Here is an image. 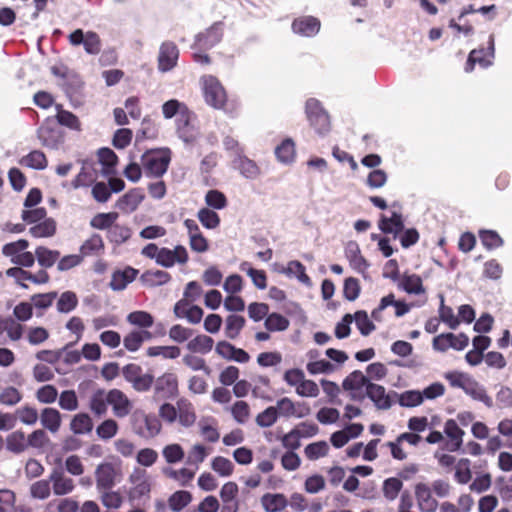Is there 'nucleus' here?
<instances>
[{
    "label": "nucleus",
    "instance_id": "obj_1",
    "mask_svg": "<svg viewBox=\"0 0 512 512\" xmlns=\"http://www.w3.org/2000/svg\"><path fill=\"white\" fill-rule=\"evenodd\" d=\"M200 85L207 105L229 113L236 110L235 102L229 101L226 89L216 76L203 75L200 77Z\"/></svg>",
    "mask_w": 512,
    "mask_h": 512
},
{
    "label": "nucleus",
    "instance_id": "obj_2",
    "mask_svg": "<svg viewBox=\"0 0 512 512\" xmlns=\"http://www.w3.org/2000/svg\"><path fill=\"white\" fill-rule=\"evenodd\" d=\"M171 161L169 149L146 151L141 157L143 171L147 177L161 178L168 170Z\"/></svg>",
    "mask_w": 512,
    "mask_h": 512
},
{
    "label": "nucleus",
    "instance_id": "obj_3",
    "mask_svg": "<svg viewBox=\"0 0 512 512\" xmlns=\"http://www.w3.org/2000/svg\"><path fill=\"white\" fill-rule=\"evenodd\" d=\"M305 114L310 126L318 135L324 136L330 132V116L323 108L320 101L315 98L308 99L305 104Z\"/></svg>",
    "mask_w": 512,
    "mask_h": 512
},
{
    "label": "nucleus",
    "instance_id": "obj_4",
    "mask_svg": "<svg viewBox=\"0 0 512 512\" xmlns=\"http://www.w3.org/2000/svg\"><path fill=\"white\" fill-rule=\"evenodd\" d=\"M224 24L221 21L213 23L209 28L195 36L192 49L208 51L222 41Z\"/></svg>",
    "mask_w": 512,
    "mask_h": 512
},
{
    "label": "nucleus",
    "instance_id": "obj_5",
    "mask_svg": "<svg viewBox=\"0 0 512 512\" xmlns=\"http://www.w3.org/2000/svg\"><path fill=\"white\" fill-rule=\"evenodd\" d=\"M68 40L72 46L83 44L85 52L90 55L99 54L102 48L101 38L94 31L84 33L82 29H76L69 34Z\"/></svg>",
    "mask_w": 512,
    "mask_h": 512
},
{
    "label": "nucleus",
    "instance_id": "obj_6",
    "mask_svg": "<svg viewBox=\"0 0 512 512\" xmlns=\"http://www.w3.org/2000/svg\"><path fill=\"white\" fill-rule=\"evenodd\" d=\"M133 428L137 435L149 439L160 433L162 424L156 415L142 413L135 416Z\"/></svg>",
    "mask_w": 512,
    "mask_h": 512
},
{
    "label": "nucleus",
    "instance_id": "obj_7",
    "mask_svg": "<svg viewBox=\"0 0 512 512\" xmlns=\"http://www.w3.org/2000/svg\"><path fill=\"white\" fill-rule=\"evenodd\" d=\"M178 378L174 373H164L154 383V394L156 397L169 399L178 395Z\"/></svg>",
    "mask_w": 512,
    "mask_h": 512
},
{
    "label": "nucleus",
    "instance_id": "obj_8",
    "mask_svg": "<svg viewBox=\"0 0 512 512\" xmlns=\"http://www.w3.org/2000/svg\"><path fill=\"white\" fill-rule=\"evenodd\" d=\"M469 343V338L464 334L454 335L453 333H443L433 339V348L445 352L449 348L463 350Z\"/></svg>",
    "mask_w": 512,
    "mask_h": 512
},
{
    "label": "nucleus",
    "instance_id": "obj_9",
    "mask_svg": "<svg viewBox=\"0 0 512 512\" xmlns=\"http://www.w3.org/2000/svg\"><path fill=\"white\" fill-rule=\"evenodd\" d=\"M179 58V49L172 41H165L161 44L158 54V69L162 72L172 70Z\"/></svg>",
    "mask_w": 512,
    "mask_h": 512
},
{
    "label": "nucleus",
    "instance_id": "obj_10",
    "mask_svg": "<svg viewBox=\"0 0 512 512\" xmlns=\"http://www.w3.org/2000/svg\"><path fill=\"white\" fill-rule=\"evenodd\" d=\"M107 393L108 404L111 405L113 414L117 418L128 416L132 410V403L127 395L117 388L111 389Z\"/></svg>",
    "mask_w": 512,
    "mask_h": 512
},
{
    "label": "nucleus",
    "instance_id": "obj_11",
    "mask_svg": "<svg viewBox=\"0 0 512 512\" xmlns=\"http://www.w3.org/2000/svg\"><path fill=\"white\" fill-rule=\"evenodd\" d=\"M378 228L384 234H393L394 238H396L404 230V216L402 212L393 210L390 216L381 214Z\"/></svg>",
    "mask_w": 512,
    "mask_h": 512
},
{
    "label": "nucleus",
    "instance_id": "obj_12",
    "mask_svg": "<svg viewBox=\"0 0 512 512\" xmlns=\"http://www.w3.org/2000/svg\"><path fill=\"white\" fill-rule=\"evenodd\" d=\"M189 260L188 252L182 245H178L174 250L161 248L157 257V264L163 267H172L175 263L186 264Z\"/></svg>",
    "mask_w": 512,
    "mask_h": 512
},
{
    "label": "nucleus",
    "instance_id": "obj_13",
    "mask_svg": "<svg viewBox=\"0 0 512 512\" xmlns=\"http://www.w3.org/2000/svg\"><path fill=\"white\" fill-rule=\"evenodd\" d=\"M321 27V22L314 16H300L295 18L292 22V31L303 37L315 36Z\"/></svg>",
    "mask_w": 512,
    "mask_h": 512
},
{
    "label": "nucleus",
    "instance_id": "obj_14",
    "mask_svg": "<svg viewBox=\"0 0 512 512\" xmlns=\"http://www.w3.org/2000/svg\"><path fill=\"white\" fill-rule=\"evenodd\" d=\"M370 383L369 378L365 376L360 370L351 372L342 383V387L345 391L351 392L352 399H361L363 396L357 394L363 387L367 388Z\"/></svg>",
    "mask_w": 512,
    "mask_h": 512
},
{
    "label": "nucleus",
    "instance_id": "obj_15",
    "mask_svg": "<svg viewBox=\"0 0 512 512\" xmlns=\"http://www.w3.org/2000/svg\"><path fill=\"white\" fill-rule=\"evenodd\" d=\"M144 200V194L140 188H133L121 196L116 207L124 213L134 212Z\"/></svg>",
    "mask_w": 512,
    "mask_h": 512
},
{
    "label": "nucleus",
    "instance_id": "obj_16",
    "mask_svg": "<svg viewBox=\"0 0 512 512\" xmlns=\"http://www.w3.org/2000/svg\"><path fill=\"white\" fill-rule=\"evenodd\" d=\"M95 477L98 490L106 491L115 485L116 472L111 464H101L96 469Z\"/></svg>",
    "mask_w": 512,
    "mask_h": 512
},
{
    "label": "nucleus",
    "instance_id": "obj_17",
    "mask_svg": "<svg viewBox=\"0 0 512 512\" xmlns=\"http://www.w3.org/2000/svg\"><path fill=\"white\" fill-rule=\"evenodd\" d=\"M366 395L378 409L386 410L391 407L390 397L382 385L370 382L366 388Z\"/></svg>",
    "mask_w": 512,
    "mask_h": 512
},
{
    "label": "nucleus",
    "instance_id": "obj_18",
    "mask_svg": "<svg viewBox=\"0 0 512 512\" xmlns=\"http://www.w3.org/2000/svg\"><path fill=\"white\" fill-rule=\"evenodd\" d=\"M345 255L352 269L362 275L366 273L369 263L361 254L357 243H349L346 247Z\"/></svg>",
    "mask_w": 512,
    "mask_h": 512
},
{
    "label": "nucleus",
    "instance_id": "obj_19",
    "mask_svg": "<svg viewBox=\"0 0 512 512\" xmlns=\"http://www.w3.org/2000/svg\"><path fill=\"white\" fill-rule=\"evenodd\" d=\"M415 495L418 501L419 509L422 512H435L438 506L437 501L431 495V489L423 483L415 487Z\"/></svg>",
    "mask_w": 512,
    "mask_h": 512
},
{
    "label": "nucleus",
    "instance_id": "obj_20",
    "mask_svg": "<svg viewBox=\"0 0 512 512\" xmlns=\"http://www.w3.org/2000/svg\"><path fill=\"white\" fill-rule=\"evenodd\" d=\"M153 337V333L148 330H132L124 336L123 345L126 350L136 352L145 341H149Z\"/></svg>",
    "mask_w": 512,
    "mask_h": 512
},
{
    "label": "nucleus",
    "instance_id": "obj_21",
    "mask_svg": "<svg viewBox=\"0 0 512 512\" xmlns=\"http://www.w3.org/2000/svg\"><path fill=\"white\" fill-rule=\"evenodd\" d=\"M138 275V270L130 266L124 270L115 271L112 274L110 281V288L114 291H121L127 287V285L135 280Z\"/></svg>",
    "mask_w": 512,
    "mask_h": 512
},
{
    "label": "nucleus",
    "instance_id": "obj_22",
    "mask_svg": "<svg viewBox=\"0 0 512 512\" xmlns=\"http://www.w3.org/2000/svg\"><path fill=\"white\" fill-rule=\"evenodd\" d=\"M38 138L41 144L45 147L55 149L63 142V136L61 132L48 125L41 126L37 131Z\"/></svg>",
    "mask_w": 512,
    "mask_h": 512
},
{
    "label": "nucleus",
    "instance_id": "obj_23",
    "mask_svg": "<svg viewBox=\"0 0 512 512\" xmlns=\"http://www.w3.org/2000/svg\"><path fill=\"white\" fill-rule=\"evenodd\" d=\"M39 419L43 428L51 433H57L61 427L62 417L60 412L55 408H44L39 415Z\"/></svg>",
    "mask_w": 512,
    "mask_h": 512
},
{
    "label": "nucleus",
    "instance_id": "obj_24",
    "mask_svg": "<svg viewBox=\"0 0 512 512\" xmlns=\"http://www.w3.org/2000/svg\"><path fill=\"white\" fill-rule=\"evenodd\" d=\"M233 167L248 179H255L260 175V168L256 162L244 155H238L233 160Z\"/></svg>",
    "mask_w": 512,
    "mask_h": 512
},
{
    "label": "nucleus",
    "instance_id": "obj_25",
    "mask_svg": "<svg viewBox=\"0 0 512 512\" xmlns=\"http://www.w3.org/2000/svg\"><path fill=\"white\" fill-rule=\"evenodd\" d=\"M108 405V393L104 389H97L90 396L88 407L95 416H104Z\"/></svg>",
    "mask_w": 512,
    "mask_h": 512
},
{
    "label": "nucleus",
    "instance_id": "obj_26",
    "mask_svg": "<svg viewBox=\"0 0 512 512\" xmlns=\"http://www.w3.org/2000/svg\"><path fill=\"white\" fill-rule=\"evenodd\" d=\"M178 112L180 113L181 120L184 121V124L188 125L191 113L184 104H181L176 99H171L162 105V113L166 119L174 117Z\"/></svg>",
    "mask_w": 512,
    "mask_h": 512
},
{
    "label": "nucleus",
    "instance_id": "obj_27",
    "mask_svg": "<svg viewBox=\"0 0 512 512\" xmlns=\"http://www.w3.org/2000/svg\"><path fill=\"white\" fill-rule=\"evenodd\" d=\"M176 405L179 422L185 427L192 426L196 421V414L192 403L186 398H180Z\"/></svg>",
    "mask_w": 512,
    "mask_h": 512
},
{
    "label": "nucleus",
    "instance_id": "obj_28",
    "mask_svg": "<svg viewBox=\"0 0 512 512\" xmlns=\"http://www.w3.org/2000/svg\"><path fill=\"white\" fill-rule=\"evenodd\" d=\"M444 432L449 438V442L447 443L448 449L450 451H457L462 445V437L464 432L453 419H449L445 423Z\"/></svg>",
    "mask_w": 512,
    "mask_h": 512
},
{
    "label": "nucleus",
    "instance_id": "obj_29",
    "mask_svg": "<svg viewBox=\"0 0 512 512\" xmlns=\"http://www.w3.org/2000/svg\"><path fill=\"white\" fill-rule=\"evenodd\" d=\"M18 163L22 167L31 168L35 170H44L48 166L46 155L40 150H33L27 155L21 157Z\"/></svg>",
    "mask_w": 512,
    "mask_h": 512
},
{
    "label": "nucleus",
    "instance_id": "obj_30",
    "mask_svg": "<svg viewBox=\"0 0 512 512\" xmlns=\"http://www.w3.org/2000/svg\"><path fill=\"white\" fill-rule=\"evenodd\" d=\"M245 324L246 320L243 316L236 314L228 315L225 319V336L232 340L238 338Z\"/></svg>",
    "mask_w": 512,
    "mask_h": 512
},
{
    "label": "nucleus",
    "instance_id": "obj_31",
    "mask_svg": "<svg viewBox=\"0 0 512 512\" xmlns=\"http://www.w3.org/2000/svg\"><path fill=\"white\" fill-rule=\"evenodd\" d=\"M261 503L266 512H279L286 508L288 501L283 494L267 493L262 496Z\"/></svg>",
    "mask_w": 512,
    "mask_h": 512
},
{
    "label": "nucleus",
    "instance_id": "obj_32",
    "mask_svg": "<svg viewBox=\"0 0 512 512\" xmlns=\"http://www.w3.org/2000/svg\"><path fill=\"white\" fill-rule=\"evenodd\" d=\"M55 495H65L73 491L75 485L71 478L65 477L62 472H54L50 477Z\"/></svg>",
    "mask_w": 512,
    "mask_h": 512
},
{
    "label": "nucleus",
    "instance_id": "obj_33",
    "mask_svg": "<svg viewBox=\"0 0 512 512\" xmlns=\"http://www.w3.org/2000/svg\"><path fill=\"white\" fill-rule=\"evenodd\" d=\"M35 256L38 264L46 269L52 267L56 262H58L60 252L57 250H51L45 246H38L35 249Z\"/></svg>",
    "mask_w": 512,
    "mask_h": 512
},
{
    "label": "nucleus",
    "instance_id": "obj_34",
    "mask_svg": "<svg viewBox=\"0 0 512 512\" xmlns=\"http://www.w3.org/2000/svg\"><path fill=\"white\" fill-rule=\"evenodd\" d=\"M127 322L139 328V330H147L154 324V317L147 311L137 310L129 313L126 318Z\"/></svg>",
    "mask_w": 512,
    "mask_h": 512
},
{
    "label": "nucleus",
    "instance_id": "obj_35",
    "mask_svg": "<svg viewBox=\"0 0 512 512\" xmlns=\"http://www.w3.org/2000/svg\"><path fill=\"white\" fill-rule=\"evenodd\" d=\"M70 429L75 434L90 433L93 429L92 418L87 413H78L71 419Z\"/></svg>",
    "mask_w": 512,
    "mask_h": 512
},
{
    "label": "nucleus",
    "instance_id": "obj_36",
    "mask_svg": "<svg viewBox=\"0 0 512 512\" xmlns=\"http://www.w3.org/2000/svg\"><path fill=\"white\" fill-rule=\"evenodd\" d=\"M214 340L207 335H197L187 343V349L192 353L207 354L213 348Z\"/></svg>",
    "mask_w": 512,
    "mask_h": 512
},
{
    "label": "nucleus",
    "instance_id": "obj_37",
    "mask_svg": "<svg viewBox=\"0 0 512 512\" xmlns=\"http://www.w3.org/2000/svg\"><path fill=\"white\" fill-rule=\"evenodd\" d=\"M29 233L34 238L51 237L56 233V222L52 218H47L38 224L30 227Z\"/></svg>",
    "mask_w": 512,
    "mask_h": 512
},
{
    "label": "nucleus",
    "instance_id": "obj_38",
    "mask_svg": "<svg viewBox=\"0 0 512 512\" xmlns=\"http://www.w3.org/2000/svg\"><path fill=\"white\" fill-rule=\"evenodd\" d=\"M118 217L117 212L98 213L91 219L90 226L94 229L109 231Z\"/></svg>",
    "mask_w": 512,
    "mask_h": 512
},
{
    "label": "nucleus",
    "instance_id": "obj_39",
    "mask_svg": "<svg viewBox=\"0 0 512 512\" xmlns=\"http://www.w3.org/2000/svg\"><path fill=\"white\" fill-rule=\"evenodd\" d=\"M27 446V438L23 431H14L6 437V447L10 452L21 453Z\"/></svg>",
    "mask_w": 512,
    "mask_h": 512
},
{
    "label": "nucleus",
    "instance_id": "obj_40",
    "mask_svg": "<svg viewBox=\"0 0 512 512\" xmlns=\"http://www.w3.org/2000/svg\"><path fill=\"white\" fill-rule=\"evenodd\" d=\"M104 249V242L99 234H92L80 247V255L84 258L98 254Z\"/></svg>",
    "mask_w": 512,
    "mask_h": 512
},
{
    "label": "nucleus",
    "instance_id": "obj_41",
    "mask_svg": "<svg viewBox=\"0 0 512 512\" xmlns=\"http://www.w3.org/2000/svg\"><path fill=\"white\" fill-rule=\"evenodd\" d=\"M98 160L103 165V172L105 174H112L115 172V166L118 163V156L110 148H101L98 151Z\"/></svg>",
    "mask_w": 512,
    "mask_h": 512
},
{
    "label": "nucleus",
    "instance_id": "obj_42",
    "mask_svg": "<svg viewBox=\"0 0 512 512\" xmlns=\"http://www.w3.org/2000/svg\"><path fill=\"white\" fill-rule=\"evenodd\" d=\"M170 279V274L163 270L146 271L141 275L142 283L150 287L166 284Z\"/></svg>",
    "mask_w": 512,
    "mask_h": 512
},
{
    "label": "nucleus",
    "instance_id": "obj_43",
    "mask_svg": "<svg viewBox=\"0 0 512 512\" xmlns=\"http://www.w3.org/2000/svg\"><path fill=\"white\" fill-rule=\"evenodd\" d=\"M132 231L129 227L120 224H114L109 231H107V238L111 243L120 245L130 239Z\"/></svg>",
    "mask_w": 512,
    "mask_h": 512
},
{
    "label": "nucleus",
    "instance_id": "obj_44",
    "mask_svg": "<svg viewBox=\"0 0 512 512\" xmlns=\"http://www.w3.org/2000/svg\"><path fill=\"white\" fill-rule=\"evenodd\" d=\"M192 501V495L189 491L180 490L173 493L168 498L169 508L173 512H180Z\"/></svg>",
    "mask_w": 512,
    "mask_h": 512
},
{
    "label": "nucleus",
    "instance_id": "obj_45",
    "mask_svg": "<svg viewBox=\"0 0 512 512\" xmlns=\"http://www.w3.org/2000/svg\"><path fill=\"white\" fill-rule=\"evenodd\" d=\"M400 285L402 289L409 294H421L425 292L422 279L417 274H404Z\"/></svg>",
    "mask_w": 512,
    "mask_h": 512
},
{
    "label": "nucleus",
    "instance_id": "obj_46",
    "mask_svg": "<svg viewBox=\"0 0 512 512\" xmlns=\"http://www.w3.org/2000/svg\"><path fill=\"white\" fill-rule=\"evenodd\" d=\"M290 321L283 315L273 312L268 314L264 326L270 332L285 331L288 329Z\"/></svg>",
    "mask_w": 512,
    "mask_h": 512
},
{
    "label": "nucleus",
    "instance_id": "obj_47",
    "mask_svg": "<svg viewBox=\"0 0 512 512\" xmlns=\"http://www.w3.org/2000/svg\"><path fill=\"white\" fill-rule=\"evenodd\" d=\"M163 473L166 477L179 482V484L183 487L187 486L195 476V471H192L187 468H181L179 470L165 468L163 469Z\"/></svg>",
    "mask_w": 512,
    "mask_h": 512
},
{
    "label": "nucleus",
    "instance_id": "obj_48",
    "mask_svg": "<svg viewBox=\"0 0 512 512\" xmlns=\"http://www.w3.org/2000/svg\"><path fill=\"white\" fill-rule=\"evenodd\" d=\"M277 159L283 163H290L295 158V144L291 139H285L275 149Z\"/></svg>",
    "mask_w": 512,
    "mask_h": 512
},
{
    "label": "nucleus",
    "instance_id": "obj_49",
    "mask_svg": "<svg viewBox=\"0 0 512 512\" xmlns=\"http://www.w3.org/2000/svg\"><path fill=\"white\" fill-rule=\"evenodd\" d=\"M78 305L77 295L73 291H65L58 298L56 307L60 313H69Z\"/></svg>",
    "mask_w": 512,
    "mask_h": 512
},
{
    "label": "nucleus",
    "instance_id": "obj_50",
    "mask_svg": "<svg viewBox=\"0 0 512 512\" xmlns=\"http://www.w3.org/2000/svg\"><path fill=\"white\" fill-rule=\"evenodd\" d=\"M147 356H162L166 359H176L180 356L181 350L178 346H152L146 351Z\"/></svg>",
    "mask_w": 512,
    "mask_h": 512
},
{
    "label": "nucleus",
    "instance_id": "obj_51",
    "mask_svg": "<svg viewBox=\"0 0 512 512\" xmlns=\"http://www.w3.org/2000/svg\"><path fill=\"white\" fill-rule=\"evenodd\" d=\"M352 316L358 330L363 336H368L376 329L374 323L369 319L366 311L358 310Z\"/></svg>",
    "mask_w": 512,
    "mask_h": 512
},
{
    "label": "nucleus",
    "instance_id": "obj_52",
    "mask_svg": "<svg viewBox=\"0 0 512 512\" xmlns=\"http://www.w3.org/2000/svg\"><path fill=\"white\" fill-rule=\"evenodd\" d=\"M329 446L326 441H318L308 444L304 449L307 459L314 461L328 454Z\"/></svg>",
    "mask_w": 512,
    "mask_h": 512
},
{
    "label": "nucleus",
    "instance_id": "obj_53",
    "mask_svg": "<svg viewBox=\"0 0 512 512\" xmlns=\"http://www.w3.org/2000/svg\"><path fill=\"white\" fill-rule=\"evenodd\" d=\"M198 220L207 229H215L220 225L219 215L212 209L201 208L197 213Z\"/></svg>",
    "mask_w": 512,
    "mask_h": 512
},
{
    "label": "nucleus",
    "instance_id": "obj_54",
    "mask_svg": "<svg viewBox=\"0 0 512 512\" xmlns=\"http://www.w3.org/2000/svg\"><path fill=\"white\" fill-rule=\"evenodd\" d=\"M439 320L448 325L451 329H456L460 324L459 318L454 314L451 307L444 304V297L441 296V304L439 307Z\"/></svg>",
    "mask_w": 512,
    "mask_h": 512
},
{
    "label": "nucleus",
    "instance_id": "obj_55",
    "mask_svg": "<svg viewBox=\"0 0 512 512\" xmlns=\"http://www.w3.org/2000/svg\"><path fill=\"white\" fill-rule=\"evenodd\" d=\"M13 414L16 416V420L19 419L26 425H34L39 418L37 409L29 405L18 408Z\"/></svg>",
    "mask_w": 512,
    "mask_h": 512
},
{
    "label": "nucleus",
    "instance_id": "obj_56",
    "mask_svg": "<svg viewBox=\"0 0 512 512\" xmlns=\"http://www.w3.org/2000/svg\"><path fill=\"white\" fill-rule=\"evenodd\" d=\"M182 361L185 366L189 367L193 371H203L206 375L211 374V368L202 357L194 354H186L183 356Z\"/></svg>",
    "mask_w": 512,
    "mask_h": 512
},
{
    "label": "nucleus",
    "instance_id": "obj_57",
    "mask_svg": "<svg viewBox=\"0 0 512 512\" xmlns=\"http://www.w3.org/2000/svg\"><path fill=\"white\" fill-rule=\"evenodd\" d=\"M162 454L169 464L178 463L182 461L185 456L184 449L177 443L166 445L162 450Z\"/></svg>",
    "mask_w": 512,
    "mask_h": 512
},
{
    "label": "nucleus",
    "instance_id": "obj_58",
    "mask_svg": "<svg viewBox=\"0 0 512 512\" xmlns=\"http://www.w3.org/2000/svg\"><path fill=\"white\" fill-rule=\"evenodd\" d=\"M205 202L209 207L217 210L224 209L228 204L225 194L215 189L206 193Z\"/></svg>",
    "mask_w": 512,
    "mask_h": 512
},
{
    "label": "nucleus",
    "instance_id": "obj_59",
    "mask_svg": "<svg viewBox=\"0 0 512 512\" xmlns=\"http://www.w3.org/2000/svg\"><path fill=\"white\" fill-rule=\"evenodd\" d=\"M118 429L119 426L115 420L106 419L96 428V434L103 440H109L117 434Z\"/></svg>",
    "mask_w": 512,
    "mask_h": 512
},
{
    "label": "nucleus",
    "instance_id": "obj_60",
    "mask_svg": "<svg viewBox=\"0 0 512 512\" xmlns=\"http://www.w3.org/2000/svg\"><path fill=\"white\" fill-rule=\"evenodd\" d=\"M211 468L220 476L228 477L234 471L233 463L225 457L217 456L211 462Z\"/></svg>",
    "mask_w": 512,
    "mask_h": 512
},
{
    "label": "nucleus",
    "instance_id": "obj_61",
    "mask_svg": "<svg viewBox=\"0 0 512 512\" xmlns=\"http://www.w3.org/2000/svg\"><path fill=\"white\" fill-rule=\"evenodd\" d=\"M22 393L13 386H8L0 392V404L14 406L22 400Z\"/></svg>",
    "mask_w": 512,
    "mask_h": 512
},
{
    "label": "nucleus",
    "instance_id": "obj_62",
    "mask_svg": "<svg viewBox=\"0 0 512 512\" xmlns=\"http://www.w3.org/2000/svg\"><path fill=\"white\" fill-rule=\"evenodd\" d=\"M248 316L254 322H259L269 314V305L263 302H252L247 307Z\"/></svg>",
    "mask_w": 512,
    "mask_h": 512
},
{
    "label": "nucleus",
    "instance_id": "obj_63",
    "mask_svg": "<svg viewBox=\"0 0 512 512\" xmlns=\"http://www.w3.org/2000/svg\"><path fill=\"white\" fill-rule=\"evenodd\" d=\"M59 406L63 410L74 411L79 407L78 397L74 390H64L59 395Z\"/></svg>",
    "mask_w": 512,
    "mask_h": 512
},
{
    "label": "nucleus",
    "instance_id": "obj_64",
    "mask_svg": "<svg viewBox=\"0 0 512 512\" xmlns=\"http://www.w3.org/2000/svg\"><path fill=\"white\" fill-rule=\"evenodd\" d=\"M403 487V483L396 477L388 478L383 483V493L388 500H395Z\"/></svg>",
    "mask_w": 512,
    "mask_h": 512
}]
</instances>
